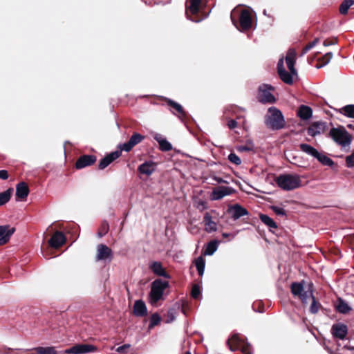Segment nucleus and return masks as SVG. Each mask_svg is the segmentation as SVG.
Segmentation results:
<instances>
[{
  "label": "nucleus",
  "instance_id": "obj_1",
  "mask_svg": "<svg viewBox=\"0 0 354 354\" xmlns=\"http://www.w3.org/2000/svg\"><path fill=\"white\" fill-rule=\"evenodd\" d=\"M297 52L295 48H289L285 58L283 57L277 63V73L280 80L288 85H292L298 79L295 68Z\"/></svg>",
  "mask_w": 354,
  "mask_h": 354
},
{
  "label": "nucleus",
  "instance_id": "obj_2",
  "mask_svg": "<svg viewBox=\"0 0 354 354\" xmlns=\"http://www.w3.org/2000/svg\"><path fill=\"white\" fill-rule=\"evenodd\" d=\"M231 20L238 30H247L252 26V12L248 9H243L240 12L234 9L231 12Z\"/></svg>",
  "mask_w": 354,
  "mask_h": 354
},
{
  "label": "nucleus",
  "instance_id": "obj_3",
  "mask_svg": "<svg viewBox=\"0 0 354 354\" xmlns=\"http://www.w3.org/2000/svg\"><path fill=\"white\" fill-rule=\"evenodd\" d=\"M274 182L283 190L295 189L301 185L300 176L296 174H282L274 178Z\"/></svg>",
  "mask_w": 354,
  "mask_h": 354
},
{
  "label": "nucleus",
  "instance_id": "obj_4",
  "mask_svg": "<svg viewBox=\"0 0 354 354\" xmlns=\"http://www.w3.org/2000/svg\"><path fill=\"white\" fill-rule=\"evenodd\" d=\"M267 127L272 130H280L286 126V121L281 111L274 106L268 108Z\"/></svg>",
  "mask_w": 354,
  "mask_h": 354
},
{
  "label": "nucleus",
  "instance_id": "obj_5",
  "mask_svg": "<svg viewBox=\"0 0 354 354\" xmlns=\"http://www.w3.org/2000/svg\"><path fill=\"white\" fill-rule=\"evenodd\" d=\"M227 344L231 351L240 350L243 354H252L251 345L239 334H233L227 339Z\"/></svg>",
  "mask_w": 354,
  "mask_h": 354
},
{
  "label": "nucleus",
  "instance_id": "obj_6",
  "mask_svg": "<svg viewBox=\"0 0 354 354\" xmlns=\"http://www.w3.org/2000/svg\"><path fill=\"white\" fill-rule=\"evenodd\" d=\"M169 286V282L161 279H155L151 285L149 300L151 304H156L162 299L165 290Z\"/></svg>",
  "mask_w": 354,
  "mask_h": 354
},
{
  "label": "nucleus",
  "instance_id": "obj_7",
  "mask_svg": "<svg viewBox=\"0 0 354 354\" xmlns=\"http://www.w3.org/2000/svg\"><path fill=\"white\" fill-rule=\"evenodd\" d=\"M304 281L301 282H293L290 286L291 292L295 297H298L304 304H307L308 299L313 297V284L308 286L307 290L304 287Z\"/></svg>",
  "mask_w": 354,
  "mask_h": 354
},
{
  "label": "nucleus",
  "instance_id": "obj_8",
  "mask_svg": "<svg viewBox=\"0 0 354 354\" xmlns=\"http://www.w3.org/2000/svg\"><path fill=\"white\" fill-rule=\"evenodd\" d=\"M333 140L343 147H348L351 142V136L343 127L333 128L330 131Z\"/></svg>",
  "mask_w": 354,
  "mask_h": 354
},
{
  "label": "nucleus",
  "instance_id": "obj_9",
  "mask_svg": "<svg viewBox=\"0 0 354 354\" xmlns=\"http://www.w3.org/2000/svg\"><path fill=\"white\" fill-rule=\"evenodd\" d=\"M113 259V252L112 250L105 244H99L97 245V253L95 261H103L110 263Z\"/></svg>",
  "mask_w": 354,
  "mask_h": 354
},
{
  "label": "nucleus",
  "instance_id": "obj_10",
  "mask_svg": "<svg viewBox=\"0 0 354 354\" xmlns=\"http://www.w3.org/2000/svg\"><path fill=\"white\" fill-rule=\"evenodd\" d=\"M97 347L92 344H79L65 350L62 354H86L95 352Z\"/></svg>",
  "mask_w": 354,
  "mask_h": 354
},
{
  "label": "nucleus",
  "instance_id": "obj_11",
  "mask_svg": "<svg viewBox=\"0 0 354 354\" xmlns=\"http://www.w3.org/2000/svg\"><path fill=\"white\" fill-rule=\"evenodd\" d=\"M227 213L231 216L234 221H236L241 217L249 214L248 211L238 203L229 206L227 208Z\"/></svg>",
  "mask_w": 354,
  "mask_h": 354
},
{
  "label": "nucleus",
  "instance_id": "obj_12",
  "mask_svg": "<svg viewBox=\"0 0 354 354\" xmlns=\"http://www.w3.org/2000/svg\"><path fill=\"white\" fill-rule=\"evenodd\" d=\"M331 333L335 338L343 340L348 333V327L342 323L334 324L331 327Z\"/></svg>",
  "mask_w": 354,
  "mask_h": 354
},
{
  "label": "nucleus",
  "instance_id": "obj_13",
  "mask_svg": "<svg viewBox=\"0 0 354 354\" xmlns=\"http://www.w3.org/2000/svg\"><path fill=\"white\" fill-rule=\"evenodd\" d=\"M235 192V189L231 187L219 186L212 191L213 200H221L225 196H229Z\"/></svg>",
  "mask_w": 354,
  "mask_h": 354
},
{
  "label": "nucleus",
  "instance_id": "obj_14",
  "mask_svg": "<svg viewBox=\"0 0 354 354\" xmlns=\"http://www.w3.org/2000/svg\"><path fill=\"white\" fill-rule=\"evenodd\" d=\"M15 232V228L13 227L0 225V245L7 243Z\"/></svg>",
  "mask_w": 354,
  "mask_h": 354
},
{
  "label": "nucleus",
  "instance_id": "obj_15",
  "mask_svg": "<svg viewBox=\"0 0 354 354\" xmlns=\"http://www.w3.org/2000/svg\"><path fill=\"white\" fill-rule=\"evenodd\" d=\"M121 156V151L116 150L105 156L99 162L100 169H104Z\"/></svg>",
  "mask_w": 354,
  "mask_h": 354
},
{
  "label": "nucleus",
  "instance_id": "obj_16",
  "mask_svg": "<svg viewBox=\"0 0 354 354\" xmlns=\"http://www.w3.org/2000/svg\"><path fill=\"white\" fill-rule=\"evenodd\" d=\"M96 161V157L94 155H84L80 156L75 162L77 169H83L86 167L93 165Z\"/></svg>",
  "mask_w": 354,
  "mask_h": 354
},
{
  "label": "nucleus",
  "instance_id": "obj_17",
  "mask_svg": "<svg viewBox=\"0 0 354 354\" xmlns=\"http://www.w3.org/2000/svg\"><path fill=\"white\" fill-rule=\"evenodd\" d=\"M66 237L64 234L59 231L55 232L48 241L49 245L54 248H58L64 244Z\"/></svg>",
  "mask_w": 354,
  "mask_h": 354
},
{
  "label": "nucleus",
  "instance_id": "obj_18",
  "mask_svg": "<svg viewBox=\"0 0 354 354\" xmlns=\"http://www.w3.org/2000/svg\"><path fill=\"white\" fill-rule=\"evenodd\" d=\"M29 194V188L25 182H20L16 185V197L19 201H24Z\"/></svg>",
  "mask_w": 354,
  "mask_h": 354
},
{
  "label": "nucleus",
  "instance_id": "obj_19",
  "mask_svg": "<svg viewBox=\"0 0 354 354\" xmlns=\"http://www.w3.org/2000/svg\"><path fill=\"white\" fill-rule=\"evenodd\" d=\"M156 167V164L155 162L152 161H145L138 167V170L140 174L150 176L155 171Z\"/></svg>",
  "mask_w": 354,
  "mask_h": 354
},
{
  "label": "nucleus",
  "instance_id": "obj_20",
  "mask_svg": "<svg viewBox=\"0 0 354 354\" xmlns=\"http://www.w3.org/2000/svg\"><path fill=\"white\" fill-rule=\"evenodd\" d=\"M151 271L158 276L162 277L165 279H169L170 276L167 272L165 270L160 262L153 261L149 266Z\"/></svg>",
  "mask_w": 354,
  "mask_h": 354
},
{
  "label": "nucleus",
  "instance_id": "obj_21",
  "mask_svg": "<svg viewBox=\"0 0 354 354\" xmlns=\"http://www.w3.org/2000/svg\"><path fill=\"white\" fill-rule=\"evenodd\" d=\"M201 3V0H190L189 6L187 8L186 10V15L188 19L195 22H199L201 21L199 19L194 20L189 16V13L194 15L198 12Z\"/></svg>",
  "mask_w": 354,
  "mask_h": 354
},
{
  "label": "nucleus",
  "instance_id": "obj_22",
  "mask_svg": "<svg viewBox=\"0 0 354 354\" xmlns=\"http://www.w3.org/2000/svg\"><path fill=\"white\" fill-rule=\"evenodd\" d=\"M203 222L205 224V230L207 232L211 233L216 231L217 224L216 222L212 221V216L209 212H206L205 214Z\"/></svg>",
  "mask_w": 354,
  "mask_h": 354
},
{
  "label": "nucleus",
  "instance_id": "obj_23",
  "mask_svg": "<svg viewBox=\"0 0 354 354\" xmlns=\"http://www.w3.org/2000/svg\"><path fill=\"white\" fill-rule=\"evenodd\" d=\"M154 140H156L159 144V148L162 151H168L172 149L171 144L165 138H164L160 133H156L153 136Z\"/></svg>",
  "mask_w": 354,
  "mask_h": 354
},
{
  "label": "nucleus",
  "instance_id": "obj_24",
  "mask_svg": "<svg viewBox=\"0 0 354 354\" xmlns=\"http://www.w3.org/2000/svg\"><path fill=\"white\" fill-rule=\"evenodd\" d=\"M133 313L137 317H144L147 314V309L142 300H137L133 305Z\"/></svg>",
  "mask_w": 354,
  "mask_h": 354
},
{
  "label": "nucleus",
  "instance_id": "obj_25",
  "mask_svg": "<svg viewBox=\"0 0 354 354\" xmlns=\"http://www.w3.org/2000/svg\"><path fill=\"white\" fill-rule=\"evenodd\" d=\"M313 114L312 109L308 106L301 105L297 111L298 116L302 120H308Z\"/></svg>",
  "mask_w": 354,
  "mask_h": 354
},
{
  "label": "nucleus",
  "instance_id": "obj_26",
  "mask_svg": "<svg viewBox=\"0 0 354 354\" xmlns=\"http://www.w3.org/2000/svg\"><path fill=\"white\" fill-rule=\"evenodd\" d=\"M163 99L167 102L169 106L176 110L182 117H185L186 113L180 104L167 97H163Z\"/></svg>",
  "mask_w": 354,
  "mask_h": 354
},
{
  "label": "nucleus",
  "instance_id": "obj_27",
  "mask_svg": "<svg viewBox=\"0 0 354 354\" xmlns=\"http://www.w3.org/2000/svg\"><path fill=\"white\" fill-rule=\"evenodd\" d=\"M299 148L303 152L315 158L318 155L319 151L315 148L308 144L301 143L299 145Z\"/></svg>",
  "mask_w": 354,
  "mask_h": 354
},
{
  "label": "nucleus",
  "instance_id": "obj_28",
  "mask_svg": "<svg viewBox=\"0 0 354 354\" xmlns=\"http://www.w3.org/2000/svg\"><path fill=\"white\" fill-rule=\"evenodd\" d=\"M338 113L343 115L354 118V104H348L338 109Z\"/></svg>",
  "mask_w": 354,
  "mask_h": 354
},
{
  "label": "nucleus",
  "instance_id": "obj_29",
  "mask_svg": "<svg viewBox=\"0 0 354 354\" xmlns=\"http://www.w3.org/2000/svg\"><path fill=\"white\" fill-rule=\"evenodd\" d=\"M337 310L342 314H346L351 310V308L342 299H339L336 306Z\"/></svg>",
  "mask_w": 354,
  "mask_h": 354
},
{
  "label": "nucleus",
  "instance_id": "obj_30",
  "mask_svg": "<svg viewBox=\"0 0 354 354\" xmlns=\"http://www.w3.org/2000/svg\"><path fill=\"white\" fill-rule=\"evenodd\" d=\"M315 158L324 165L329 167L334 165V161L323 153L318 152Z\"/></svg>",
  "mask_w": 354,
  "mask_h": 354
},
{
  "label": "nucleus",
  "instance_id": "obj_31",
  "mask_svg": "<svg viewBox=\"0 0 354 354\" xmlns=\"http://www.w3.org/2000/svg\"><path fill=\"white\" fill-rule=\"evenodd\" d=\"M218 243L219 242L216 240L209 242L204 252L205 255H212L217 250Z\"/></svg>",
  "mask_w": 354,
  "mask_h": 354
},
{
  "label": "nucleus",
  "instance_id": "obj_32",
  "mask_svg": "<svg viewBox=\"0 0 354 354\" xmlns=\"http://www.w3.org/2000/svg\"><path fill=\"white\" fill-rule=\"evenodd\" d=\"M195 266L198 271V275H203L205 267V261L203 257H198L195 260Z\"/></svg>",
  "mask_w": 354,
  "mask_h": 354
},
{
  "label": "nucleus",
  "instance_id": "obj_33",
  "mask_svg": "<svg viewBox=\"0 0 354 354\" xmlns=\"http://www.w3.org/2000/svg\"><path fill=\"white\" fill-rule=\"evenodd\" d=\"M12 191V188H9L0 193V206L5 205L10 201Z\"/></svg>",
  "mask_w": 354,
  "mask_h": 354
},
{
  "label": "nucleus",
  "instance_id": "obj_34",
  "mask_svg": "<svg viewBox=\"0 0 354 354\" xmlns=\"http://www.w3.org/2000/svg\"><path fill=\"white\" fill-rule=\"evenodd\" d=\"M37 354H57L55 347L48 346L42 347L39 346L34 348Z\"/></svg>",
  "mask_w": 354,
  "mask_h": 354
},
{
  "label": "nucleus",
  "instance_id": "obj_35",
  "mask_svg": "<svg viewBox=\"0 0 354 354\" xmlns=\"http://www.w3.org/2000/svg\"><path fill=\"white\" fill-rule=\"evenodd\" d=\"M322 130V124L315 123L313 125H311L308 129V135L311 136H315L318 134H320Z\"/></svg>",
  "mask_w": 354,
  "mask_h": 354
},
{
  "label": "nucleus",
  "instance_id": "obj_36",
  "mask_svg": "<svg viewBox=\"0 0 354 354\" xmlns=\"http://www.w3.org/2000/svg\"><path fill=\"white\" fill-rule=\"evenodd\" d=\"M258 100L262 104H266V84H263L259 87Z\"/></svg>",
  "mask_w": 354,
  "mask_h": 354
},
{
  "label": "nucleus",
  "instance_id": "obj_37",
  "mask_svg": "<svg viewBox=\"0 0 354 354\" xmlns=\"http://www.w3.org/2000/svg\"><path fill=\"white\" fill-rule=\"evenodd\" d=\"M161 318L158 314L154 313L150 317L149 328H152L160 322Z\"/></svg>",
  "mask_w": 354,
  "mask_h": 354
},
{
  "label": "nucleus",
  "instance_id": "obj_38",
  "mask_svg": "<svg viewBox=\"0 0 354 354\" xmlns=\"http://www.w3.org/2000/svg\"><path fill=\"white\" fill-rule=\"evenodd\" d=\"M274 87L267 84V103H274L277 100L275 96L270 93V91H273Z\"/></svg>",
  "mask_w": 354,
  "mask_h": 354
},
{
  "label": "nucleus",
  "instance_id": "obj_39",
  "mask_svg": "<svg viewBox=\"0 0 354 354\" xmlns=\"http://www.w3.org/2000/svg\"><path fill=\"white\" fill-rule=\"evenodd\" d=\"M349 0H344L339 6V12L342 15H345L348 12L349 8L353 6L352 2H349Z\"/></svg>",
  "mask_w": 354,
  "mask_h": 354
},
{
  "label": "nucleus",
  "instance_id": "obj_40",
  "mask_svg": "<svg viewBox=\"0 0 354 354\" xmlns=\"http://www.w3.org/2000/svg\"><path fill=\"white\" fill-rule=\"evenodd\" d=\"M191 296L192 298L197 299L201 295V291L199 285L194 284L191 290Z\"/></svg>",
  "mask_w": 354,
  "mask_h": 354
},
{
  "label": "nucleus",
  "instance_id": "obj_41",
  "mask_svg": "<svg viewBox=\"0 0 354 354\" xmlns=\"http://www.w3.org/2000/svg\"><path fill=\"white\" fill-rule=\"evenodd\" d=\"M134 146L135 145H133V142L129 139L127 142L120 145L119 148L120 149V151L121 152L122 151L129 152L133 149Z\"/></svg>",
  "mask_w": 354,
  "mask_h": 354
},
{
  "label": "nucleus",
  "instance_id": "obj_42",
  "mask_svg": "<svg viewBox=\"0 0 354 354\" xmlns=\"http://www.w3.org/2000/svg\"><path fill=\"white\" fill-rule=\"evenodd\" d=\"M134 146L135 145H133V142L129 139L127 142L120 145L119 148L120 149V151L121 152L122 151L129 152L133 149Z\"/></svg>",
  "mask_w": 354,
  "mask_h": 354
},
{
  "label": "nucleus",
  "instance_id": "obj_43",
  "mask_svg": "<svg viewBox=\"0 0 354 354\" xmlns=\"http://www.w3.org/2000/svg\"><path fill=\"white\" fill-rule=\"evenodd\" d=\"M310 298H312V304L310 306V312L313 314H315L318 312L320 304L316 301L313 295Z\"/></svg>",
  "mask_w": 354,
  "mask_h": 354
},
{
  "label": "nucleus",
  "instance_id": "obj_44",
  "mask_svg": "<svg viewBox=\"0 0 354 354\" xmlns=\"http://www.w3.org/2000/svg\"><path fill=\"white\" fill-rule=\"evenodd\" d=\"M319 39H314L313 41H311L310 43H309L308 44H307L302 50L301 54H300V56L302 57L304 56L305 54H306L310 49H312L313 47H315L316 46V44H317Z\"/></svg>",
  "mask_w": 354,
  "mask_h": 354
},
{
  "label": "nucleus",
  "instance_id": "obj_45",
  "mask_svg": "<svg viewBox=\"0 0 354 354\" xmlns=\"http://www.w3.org/2000/svg\"><path fill=\"white\" fill-rule=\"evenodd\" d=\"M145 137L142 136L141 134L138 133H134L133 135L130 137V140H131L133 143V145L136 146V145L139 144L144 140Z\"/></svg>",
  "mask_w": 354,
  "mask_h": 354
},
{
  "label": "nucleus",
  "instance_id": "obj_46",
  "mask_svg": "<svg viewBox=\"0 0 354 354\" xmlns=\"http://www.w3.org/2000/svg\"><path fill=\"white\" fill-rule=\"evenodd\" d=\"M252 308L254 311L259 312V313H263L264 312V304L263 302L261 301H254L252 304Z\"/></svg>",
  "mask_w": 354,
  "mask_h": 354
},
{
  "label": "nucleus",
  "instance_id": "obj_47",
  "mask_svg": "<svg viewBox=\"0 0 354 354\" xmlns=\"http://www.w3.org/2000/svg\"><path fill=\"white\" fill-rule=\"evenodd\" d=\"M269 208L271 209L276 215L277 216H285L286 215V211L284 209L280 206L277 205H270L269 206Z\"/></svg>",
  "mask_w": 354,
  "mask_h": 354
},
{
  "label": "nucleus",
  "instance_id": "obj_48",
  "mask_svg": "<svg viewBox=\"0 0 354 354\" xmlns=\"http://www.w3.org/2000/svg\"><path fill=\"white\" fill-rule=\"evenodd\" d=\"M228 160L230 162L236 165H239L241 163L240 158L234 153H230L228 155Z\"/></svg>",
  "mask_w": 354,
  "mask_h": 354
},
{
  "label": "nucleus",
  "instance_id": "obj_49",
  "mask_svg": "<svg viewBox=\"0 0 354 354\" xmlns=\"http://www.w3.org/2000/svg\"><path fill=\"white\" fill-rule=\"evenodd\" d=\"M109 229V223L106 221H104L100 226V229L98 232V236L100 237L104 236L108 232Z\"/></svg>",
  "mask_w": 354,
  "mask_h": 354
},
{
  "label": "nucleus",
  "instance_id": "obj_50",
  "mask_svg": "<svg viewBox=\"0 0 354 354\" xmlns=\"http://www.w3.org/2000/svg\"><path fill=\"white\" fill-rule=\"evenodd\" d=\"M333 57V53H326L322 57V65L321 66H324L325 65H326L327 64L329 63V62L330 61V59H332Z\"/></svg>",
  "mask_w": 354,
  "mask_h": 354
},
{
  "label": "nucleus",
  "instance_id": "obj_51",
  "mask_svg": "<svg viewBox=\"0 0 354 354\" xmlns=\"http://www.w3.org/2000/svg\"><path fill=\"white\" fill-rule=\"evenodd\" d=\"M346 163L348 167H354V151L346 158Z\"/></svg>",
  "mask_w": 354,
  "mask_h": 354
},
{
  "label": "nucleus",
  "instance_id": "obj_52",
  "mask_svg": "<svg viewBox=\"0 0 354 354\" xmlns=\"http://www.w3.org/2000/svg\"><path fill=\"white\" fill-rule=\"evenodd\" d=\"M267 226L270 228V231H272V229H277V225L276 223L269 216H267Z\"/></svg>",
  "mask_w": 354,
  "mask_h": 354
},
{
  "label": "nucleus",
  "instance_id": "obj_53",
  "mask_svg": "<svg viewBox=\"0 0 354 354\" xmlns=\"http://www.w3.org/2000/svg\"><path fill=\"white\" fill-rule=\"evenodd\" d=\"M227 127L230 129H234L237 127V122L235 120H230L227 122Z\"/></svg>",
  "mask_w": 354,
  "mask_h": 354
},
{
  "label": "nucleus",
  "instance_id": "obj_54",
  "mask_svg": "<svg viewBox=\"0 0 354 354\" xmlns=\"http://www.w3.org/2000/svg\"><path fill=\"white\" fill-rule=\"evenodd\" d=\"M8 178V171L6 170H0V179L6 180Z\"/></svg>",
  "mask_w": 354,
  "mask_h": 354
},
{
  "label": "nucleus",
  "instance_id": "obj_55",
  "mask_svg": "<svg viewBox=\"0 0 354 354\" xmlns=\"http://www.w3.org/2000/svg\"><path fill=\"white\" fill-rule=\"evenodd\" d=\"M129 347H130L129 344H124L121 346L118 347L116 351L118 353H124L125 351V350Z\"/></svg>",
  "mask_w": 354,
  "mask_h": 354
},
{
  "label": "nucleus",
  "instance_id": "obj_56",
  "mask_svg": "<svg viewBox=\"0 0 354 354\" xmlns=\"http://www.w3.org/2000/svg\"><path fill=\"white\" fill-rule=\"evenodd\" d=\"M337 44L336 39H332V40H326L324 41V45L326 46H330V45H334Z\"/></svg>",
  "mask_w": 354,
  "mask_h": 354
},
{
  "label": "nucleus",
  "instance_id": "obj_57",
  "mask_svg": "<svg viewBox=\"0 0 354 354\" xmlns=\"http://www.w3.org/2000/svg\"><path fill=\"white\" fill-rule=\"evenodd\" d=\"M252 149V147H249V146H241L239 148V150L241 151H250Z\"/></svg>",
  "mask_w": 354,
  "mask_h": 354
},
{
  "label": "nucleus",
  "instance_id": "obj_58",
  "mask_svg": "<svg viewBox=\"0 0 354 354\" xmlns=\"http://www.w3.org/2000/svg\"><path fill=\"white\" fill-rule=\"evenodd\" d=\"M260 218H261V221H262L264 224H266V214H260Z\"/></svg>",
  "mask_w": 354,
  "mask_h": 354
},
{
  "label": "nucleus",
  "instance_id": "obj_59",
  "mask_svg": "<svg viewBox=\"0 0 354 354\" xmlns=\"http://www.w3.org/2000/svg\"><path fill=\"white\" fill-rule=\"evenodd\" d=\"M216 180L219 183H225V181L224 180H223L221 178H217Z\"/></svg>",
  "mask_w": 354,
  "mask_h": 354
},
{
  "label": "nucleus",
  "instance_id": "obj_60",
  "mask_svg": "<svg viewBox=\"0 0 354 354\" xmlns=\"http://www.w3.org/2000/svg\"><path fill=\"white\" fill-rule=\"evenodd\" d=\"M168 315H169V316L171 317V321H172V320L174 319V317L173 316V314H172L171 310H169V311L168 312Z\"/></svg>",
  "mask_w": 354,
  "mask_h": 354
},
{
  "label": "nucleus",
  "instance_id": "obj_61",
  "mask_svg": "<svg viewBox=\"0 0 354 354\" xmlns=\"http://www.w3.org/2000/svg\"><path fill=\"white\" fill-rule=\"evenodd\" d=\"M222 236L224 238H227V237H228L230 236V234L224 232V233L222 234Z\"/></svg>",
  "mask_w": 354,
  "mask_h": 354
},
{
  "label": "nucleus",
  "instance_id": "obj_62",
  "mask_svg": "<svg viewBox=\"0 0 354 354\" xmlns=\"http://www.w3.org/2000/svg\"><path fill=\"white\" fill-rule=\"evenodd\" d=\"M348 127L349 129H353V128H354V127H353V125H352V124H348Z\"/></svg>",
  "mask_w": 354,
  "mask_h": 354
},
{
  "label": "nucleus",
  "instance_id": "obj_63",
  "mask_svg": "<svg viewBox=\"0 0 354 354\" xmlns=\"http://www.w3.org/2000/svg\"><path fill=\"white\" fill-rule=\"evenodd\" d=\"M259 234H261V236L262 239H263L264 240H266V238H265L264 235H263V234H261L260 232H259Z\"/></svg>",
  "mask_w": 354,
  "mask_h": 354
},
{
  "label": "nucleus",
  "instance_id": "obj_64",
  "mask_svg": "<svg viewBox=\"0 0 354 354\" xmlns=\"http://www.w3.org/2000/svg\"><path fill=\"white\" fill-rule=\"evenodd\" d=\"M348 1H349V2H352V5H353V4H354V0H349Z\"/></svg>",
  "mask_w": 354,
  "mask_h": 354
}]
</instances>
